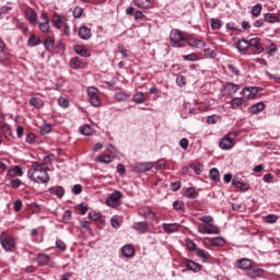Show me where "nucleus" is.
<instances>
[{"mask_svg":"<svg viewBox=\"0 0 280 280\" xmlns=\"http://www.w3.org/2000/svg\"><path fill=\"white\" fill-rule=\"evenodd\" d=\"M203 56H206V58H215V56H218V54H215V50H213L211 48H206L203 50Z\"/></svg>","mask_w":280,"mask_h":280,"instance_id":"obj_56","label":"nucleus"},{"mask_svg":"<svg viewBox=\"0 0 280 280\" xmlns=\"http://www.w3.org/2000/svg\"><path fill=\"white\" fill-rule=\"evenodd\" d=\"M186 43L189 47H195L196 49H202L207 45L202 39L197 38L194 35H189V33L186 37Z\"/></svg>","mask_w":280,"mask_h":280,"instance_id":"obj_9","label":"nucleus"},{"mask_svg":"<svg viewBox=\"0 0 280 280\" xmlns=\"http://www.w3.org/2000/svg\"><path fill=\"white\" fill-rule=\"evenodd\" d=\"M264 272L266 271L261 268L248 269L247 277H250L252 279H257L259 277H264Z\"/></svg>","mask_w":280,"mask_h":280,"instance_id":"obj_30","label":"nucleus"},{"mask_svg":"<svg viewBox=\"0 0 280 280\" xmlns=\"http://www.w3.org/2000/svg\"><path fill=\"white\" fill-rule=\"evenodd\" d=\"M199 220L200 222H203V224H206L207 226L213 224V217L211 215H202Z\"/></svg>","mask_w":280,"mask_h":280,"instance_id":"obj_55","label":"nucleus"},{"mask_svg":"<svg viewBox=\"0 0 280 280\" xmlns=\"http://www.w3.org/2000/svg\"><path fill=\"white\" fill-rule=\"evenodd\" d=\"M10 185L12 189H19L23 185V182L21 179H10Z\"/></svg>","mask_w":280,"mask_h":280,"instance_id":"obj_59","label":"nucleus"},{"mask_svg":"<svg viewBox=\"0 0 280 280\" xmlns=\"http://www.w3.org/2000/svg\"><path fill=\"white\" fill-rule=\"evenodd\" d=\"M208 235H220V228L213 223H210V225H208Z\"/></svg>","mask_w":280,"mask_h":280,"instance_id":"obj_49","label":"nucleus"},{"mask_svg":"<svg viewBox=\"0 0 280 280\" xmlns=\"http://www.w3.org/2000/svg\"><path fill=\"white\" fill-rule=\"evenodd\" d=\"M79 37L82 38V40H89L91 38V28L88 26H81L79 28Z\"/></svg>","mask_w":280,"mask_h":280,"instance_id":"obj_27","label":"nucleus"},{"mask_svg":"<svg viewBox=\"0 0 280 280\" xmlns=\"http://www.w3.org/2000/svg\"><path fill=\"white\" fill-rule=\"evenodd\" d=\"M10 60V51L5 47V42L0 38V62H5Z\"/></svg>","mask_w":280,"mask_h":280,"instance_id":"obj_17","label":"nucleus"},{"mask_svg":"<svg viewBox=\"0 0 280 280\" xmlns=\"http://www.w3.org/2000/svg\"><path fill=\"white\" fill-rule=\"evenodd\" d=\"M248 43H249V49H252V54H254V56L264 54L265 48H264V44L261 43V38L255 37L249 39Z\"/></svg>","mask_w":280,"mask_h":280,"instance_id":"obj_7","label":"nucleus"},{"mask_svg":"<svg viewBox=\"0 0 280 280\" xmlns=\"http://www.w3.org/2000/svg\"><path fill=\"white\" fill-rule=\"evenodd\" d=\"M56 45V42L51 36H47L46 39L44 40V47L47 51H54V47Z\"/></svg>","mask_w":280,"mask_h":280,"instance_id":"obj_36","label":"nucleus"},{"mask_svg":"<svg viewBox=\"0 0 280 280\" xmlns=\"http://www.w3.org/2000/svg\"><path fill=\"white\" fill-rule=\"evenodd\" d=\"M116 102H126L127 100H129L130 94L126 93V92H117L114 95Z\"/></svg>","mask_w":280,"mask_h":280,"instance_id":"obj_43","label":"nucleus"},{"mask_svg":"<svg viewBox=\"0 0 280 280\" xmlns=\"http://www.w3.org/2000/svg\"><path fill=\"white\" fill-rule=\"evenodd\" d=\"M264 20L266 23H280V12L278 13H265Z\"/></svg>","mask_w":280,"mask_h":280,"instance_id":"obj_22","label":"nucleus"},{"mask_svg":"<svg viewBox=\"0 0 280 280\" xmlns=\"http://www.w3.org/2000/svg\"><path fill=\"white\" fill-rule=\"evenodd\" d=\"M203 243L207 246H224L226 244V240L222 236L205 237Z\"/></svg>","mask_w":280,"mask_h":280,"instance_id":"obj_10","label":"nucleus"},{"mask_svg":"<svg viewBox=\"0 0 280 280\" xmlns=\"http://www.w3.org/2000/svg\"><path fill=\"white\" fill-rule=\"evenodd\" d=\"M80 132L84 137H91V135H93V129L91 128V125H84L81 127Z\"/></svg>","mask_w":280,"mask_h":280,"instance_id":"obj_50","label":"nucleus"},{"mask_svg":"<svg viewBox=\"0 0 280 280\" xmlns=\"http://www.w3.org/2000/svg\"><path fill=\"white\" fill-rule=\"evenodd\" d=\"M37 262L38 266H49V264H51V257L47 254H38Z\"/></svg>","mask_w":280,"mask_h":280,"instance_id":"obj_29","label":"nucleus"},{"mask_svg":"<svg viewBox=\"0 0 280 280\" xmlns=\"http://www.w3.org/2000/svg\"><path fill=\"white\" fill-rule=\"evenodd\" d=\"M185 198H190L191 200L198 198L199 194L194 187H189L184 192Z\"/></svg>","mask_w":280,"mask_h":280,"instance_id":"obj_35","label":"nucleus"},{"mask_svg":"<svg viewBox=\"0 0 280 280\" xmlns=\"http://www.w3.org/2000/svg\"><path fill=\"white\" fill-rule=\"evenodd\" d=\"M259 93L258 86L244 88L242 91L243 97L246 100H255Z\"/></svg>","mask_w":280,"mask_h":280,"instance_id":"obj_11","label":"nucleus"},{"mask_svg":"<svg viewBox=\"0 0 280 280\" xmlns=\"http://www.w3.org/2000/svg\"><path fill=\"white\" fill-rule=\"evenodd\" d=\"M10 10H12V8L8 7V5H3L0 8V19H3V16L5 14H8V12H10Z\"/></svg>","mask_w":280,"mask_h":280,"instance_id":"obj_63","label":"nucleus"},{"mask_svg":"<svg viewBox=\"0 0 280 280\" xmlns=\"http://www.w3.org/2000/svg\"><path fill=\"white\" fill-rule=\"evenodd\" d=\"M184 266L190 272H200L202 270V265L187 258L184 259Z\"/></svg>","mask_w":280,"mask_h":280,"instance_id":"obj_12","label":"nucleus"},{"mask_svg":"<svg viewBox=\"0 0 280 280\" xmlns=\"http://www.w3.org/2000/svg\"><path fill=\"white\" fill-rule=\"evenodd\" d=\"M40 19L42 21L44 22H39L38 25H39V31L43 33V34H47V32H49V15L45 12H42L40 14Z\"/></svg>","mask_w":280,"mask_h":280,"instance_id":"obj_14","label":"nucleus"},{"mask_svg":"<svg viewBox=\"0 0 280 280\" xmlns=\"http://www.w3.org/2000/svg\"><path fill=\"white\" fill-rule=\"evenodd\" d=\"M48 191L51 196H57V198H62V196H65V188L62 186H52Z\"/></svg>","mask_w":280,"mask_h":280,"instance_id":"obj_28","label":"nucleus"},{"mask_svg":"<svg viewBox=\"0 0 280 280\" xmlns=\"http://www.w3.org/2000/svg\"><path fill=\"white\" fill-rule=\"evenodd\" d=\"M58 104L59 106H61V108H69V101L67 100V97H60L58 100Z\"/></svg>","mask_w":280,"mask_h":280,"instance_id":"obj_60","label":"nucleus"},{"mask_svg":"<svg viewBox=\"0 0 280 280\" xmlns=\"http://www.w3.org/2000/svg\"><path fill=\"white\" fill-rule=\"evenodd\" d=\"M132 101L136 104H143V102H145V95L142 92H137L133 97Z\"/></svg>","mask_w":280,"mask_h":280,"instance_id":"obj_47","label":"nucleus"},{"mask_svg":"<svg viewBox=\"0 0 280 280\" xmlns=\"http://www.w3.org/2000/svg\"><path fill=\"white\" fill-rule=\"evenodd\" d=\"M224 91H226L228 95H235L240 91V85L228 82L224 84Z\"/></svg>","mask_w":280,"mask_h":280,"instance_id":"obj_25","label":"nucleus"},{"mask_svg":"<svg viewBox=\"0 0 280 280\" xmlns=\"http://www.w3.org/2000/svg\"><path fill=\"white\" fill-rule=\"evenodd\" d=\"M73 50L78 56H82V58H91V50L82 45H74Z\"/></svg>","mask_w":280,"mask_h":280,"instance_id":"obj_20","label":"nucleus"},{"mask_svg":"<svg viewBox=\"0 0 280 280\" xmlns=\"http://www.w3.org/2000/svg\"><path fill=\"white\" fill-rule=\"evenodd\" d=\"M31 178L34 180V183L47 184L49 180V174L43 168H35Z\"/></svg>","mask_w":280,"mask_h":280,"instance_id":"obj_6","label":"nucleus"},{"mask_svg":"<svg viewBox=\"0 0 280 280\" xmlns=\"http://www.w3.org/2000/svg\"><path fill=\"white\" fill-rule=\"evenodd\" d=\"M232 185L237 187V189H241V191H248L250 189V186L247 183L240 180L237 177L232 179Z\"/></svg>","mask_w":280,"mask_h":280,"instance_id":"obj_21","label":"nucleus"},{"mask_svg":"<svg viewBox=\"0 0 280 280\" xmlns=\"http://www.w3.org/2000/svg\"><path fill=\"white\" fill-rule=\"evenodd\" d=\"M210 23H211V28L212 30H220V27H222V21L221 20L212 19L210 21Z\"/></svg>","mask_w":280,"mask_h":280,"instance_id":"obj_58","label":"nucleus"},{"mask_svg":"<svg viewBox=\"0 0 280 280\" xmlns=\"http://www.w3.org/2000/svg\"><path fill=\"white\" fill-rule=\"evenodd\" d=\"M89 218L93 222H104V217H102V212L91 211L89 212Z\"/></svg>","mask_w":280,"mask_h":280,"instance_id":"obj_37","label":"nucleus"},{"mask_svg":"<svg viewBox=\"0 0 280 280\" xmlns=\"http://www.w3.org/2000/svg\"><path fill=\"white\" fill-rule=\"evenodd\" d=\"M30 104L31 106H35V108H43L45 106V102L38 97H31Z\"/></svg>","mask_w":280,"mask_h":280,"instance_id":"obj_42","label":"nucleus"},{"mask_svg":"<svg viewBox=\"0 0 280 280\" xmlns=\"http://www.w3.org/2000/svg\"><path fill=\"white\" fill-rule=\"evenodd\" d=\"M7 176H10V178H13V176H23V170L21 166L16 165L13 167V170H9Z\"/></svg>","mask_w":280,"mask_h":280,"instance_id":"obj_38","label":"nucleus"},{"mask_svg":"<svg viewBox=\"0 0 280 280\" xmlns=\"http://www.w3.org/2000/svg\"><path fill=\"white\" fill-rule=\"evenodd\" d=\"M121 198H124V195L121 194V191L115 190L106 199L107 207H112L113 209H116V207H119L121 205Z\"/></svg>","mask_w":280,"mask_h":280,"instance_id":"obj_5","label":"nucleus"},{"mask_svg":"<svg viewBox=\"0 0 280 280\" xmlns=\"http://www.w3.org/2000/svg\"><path fill=\"white\" fill-rule=\"evenodd\" d=\"M121 254L127 258L135 257V247L132 245H125L121 248Z\"/></svg>","mask_w":280,"mask_h":280,"instance_id":"obj_32","label":"nucleus"},{"mask_svg":"<svg viewBox=\"0 0 280 280\" xmlns=\"http://www.w3.org/2000/svg\"><path fill=\"white\" fill-rule=\"evenodd\" d=\"M235 266L240 270H250V268H253V260L248 258H241L235 261Z\"/></svg>","mask_w":280,"mask_h":280,"instance_id":"obj_15","label":"nucleus"},{"mask_svg":"<svg viewBox=\"0 0 280 280\" xmlns=\"http://www.w3.org/2000/svg\"><path fill=\"white\" fill-rule=\"evenodd\" d=\"M244 102H246V98L243 97H234L231 101V107L233 108V110H237V108H240V106H242V104H244Z\"/></svg>","mask_w":280,"mask_h":280,"instance_id":"obj_34","label":"nucleus"},{"mask_svg":"<svg viewBox=\"0 0 280 280\" xmlns=\"http://www.w3.org/2000/svg\"><path fill=\"white\" fill-rule=\"evenodd\" d=\"M154 167V163L152 162H138L133 166V172L136 174H145V172H150Z\"/></svg>","mask_w":280,"mask_h":280,"instance_id":"obj_8","label":"nucleus"},{"mask_svg":"<svg viewBox=\"0 0 280 280\" xmlns=\"http://www.w3.org/2000/svg\"><path fill=\"white\" fill-rule=\"evenodd\" d=\"M176 84L179 85L180 88L186 86L187 85V78L178 74L176 78Z\"/></svg>","mask_w":280,"mask_h":280,"instance_id":"obj_53","label":"nucleus"},{"mask_svg":"<svg viewBox=\"0 0 280 280\" xmlns=\"http://www.w3.org/2000/svg\"><path fill=\"white\" fill-rule=\"evenodd\" d=\"M112 226L113 229H119V226H121V221H119L118 217L112 218Z\"/></svg>","mask_w":280,"mask_h":280,"instance_id":"obj_61","label":"nucleus"},{"mask_svg":"<svg viewBox=\"0 0 280 280\" xmlns=\"http://www.w3.org/2000/svg\"><path fill=\"white\" fill-rule=\"evenodd\" d=\"M187 35L186 32H180L179 30H172L170 34L171 45L172 47H185L187 45Z\"/></svg>","mask_w":280,"mask_h":280,"instance_id":"obj_1","label":"nucleus"},{"mask_svg":"<svg viewBox=\"0 0 280 280\" xmlns=\"http://www.w3.org/2000/svg\"><path fill=\"white\" fill-rule=\"evenodd\" d=\"M43 40L40 37L36 36V34H31L27 39V46L28 47H38V45H42Z\"/></svg>","mask_w":280,"mask_h":280,"instance_id":"obj_26","label":"nucleus"},{"mask_svg":"<svg viewBox=\"0 0 280 280\" xmlns=\"http://www.w3.org/2000/svg\"><path fill=\"white\" fill-rule=\"evenodd\" d=\"M183 60H186L187 62H198V60H200V57H198V54L191 52L189 55H184Z\"/></svg>","mask_w":280,"mask_h":280,"instance_id":"obj_44","label":"nucleus"},{"mask_svg":"<svg viewBox=\"0 0 280 280\" xmlns=\"http://www.w3.org/2000/svg\"><path fill=\"white\" fill-rule=\"evenodd\" d=\"M173 209H175V211H184L185 209V202L180 201V200H176L173 202Z\"/></svg>","mask_w":280,"mask_h":280,"instance_id":"obj_52","label":"nucleus"},{"mask_svg":"<svg viewBox=\"0 0 280 280\" xmlns=\"http://www.w3.org/2000/svg\"><path fill=\"white\" fill-rule=\"evenodd\" d=\"M240 137V131H231L226 133L220 141L219 148L221 150H233L235 148V139Z\"/></svg>","mask_w":280,"mask_h":280,"instance_id":"obj_2","label":"nucleus"},{"mask_svg":"<svg viewBox=\"0 0 280 280\" xmlns=\"http://www.w3.org/2000/svg\"><path fill=\"white\" fill-rule=\"evenodd\" d=\"M236 49H238L240 54H246V50L249 49V43L246 39H241L236 43Z\"/></svg>","mask_w":280,"mask_h":280,"instance_id":"obj_31","label":"nucleus"},{"mask_svg":"<svg viewBox=\"0 0 280 280\" xmlns=\"http://www.w3.org/2000/svg\"><path fill=\"white\" fill-rule=\"evenodd\" d=\"M39 142L40 140H38V136H36L35 133L31 132L26 136V143H31V145H34Z\"/></svg>","mask_w":280,"mask_h":280,"instance_id":"obj_46","label":"nucleus"},{"mask_svg":"<svg viewBox=\"0 0 280 280\" xmlns=\"http://www.w3.org/2000/svg\"><path fill=\"white\" fill-rule=\"evenodd\" d=\"M84 12V10L80 7H75L73 10V16L75 19H80L82 16V13Z\"/></svg>","mask_w":280,"mask_h":280,"instance_id":"obj_62","label":"nucleus"},{"mask_svg":"<svg viewBox=\"0 0 280 280\" xmlns=\"http://www.w3.org/2000/svg\"><path fill=\"white\" fill-rule=\"evenodd\" d=\"M113 161H115V156L110 154H101L95 159L96 163H104L105 165L113 163Z\"/></svg>","mask_w":280,"mask_h":280,"instance_id":"obj_23","label":"nucleus"},{"mask_svg":"<svg viewBox=\"0 0 280 280\" xmlns=\"http://www.w3.org/2000/svg\"><path fill=\"white\" fill-rule=\"evenodd\" d=\"M209 176L213 180V183H220V171H218V168H211L209 172Z\"/></svg>","mask_w":280,"mask_h":280,"instance_id":"obj_45","label":"nucleus"},{"mask_svg":"<svg viewBox=\"0 0 280 280\" xmlns=\"http://www.w3.org/2000/svg\"><path fill=\"white\" fill-rule=\"evenodd\" d=\"M162 229L164 233H178L180 231V223H163Z\"/></svg>","mask_w":280,"mask_h":280,"instance_id":"obj_18","label":"nucleus"},{"mask_svg":"<svg viewBox=\"0 0 280 280\" xmlns=\"http://www.w3.org/2000/svg\"><path fill=\"white\" fill-rule=\"evenodd\" d=\"M195 253H196V256L199 257V259H201L203 264L207 262L208 257H210L209 252L205 249L197 248Z\"/></svg>","mask_w":280,"mask_h":280,"instance_id":"obj_39","label":"nucleus"},{"mask_svg":"<svg viewBox=\"0 0 280 280\" xmlns=\"http://www.w3.org/2000/svg\"><path fill=\"white\" fill-rule=\"evenodd\" d=\"M66 19L60 16L58 13H54L52 15V25L56 30H62V26L66 25Z\"/></svg>","mask_w":280,"mask_h":280,"instance_id":"obj_19","label":"nucleus"},{"mask_svg":"<svg viewBox=\"0 0 280 280\" xmlns=\"http://www.w3.org/2000/svg\"><path fill=\"white\" fill-rule=\"evenodd\" d=\"M89 102L91 106H94V108H98V106H102V100H100V90L95 86H90L86 90Z\"/></svg>","mask_w":280,"mask_h":280,"instance_id":"obj_3","label":"nucleus"},{"mask_svg":"<svg viewBox=\"0 0 280 280\" xmlns=\"http://www.w3.org/2000/svg\"><path fill=\"white\" fill-rule=\"evenodd\" d=\"M155 170H165V160H159L154 166Z\"/></svg>","mask_w":280,"mask_h":280,"instance_id":"obj_64","label":"nucleus"},{"mask_svg":"<svg viewBox=\"0 0 280 280\" xmlns=\"http://www.w3.org/2000/svg\"><path fill=\"white\" fill-rule=\"evenodd\" d=\"M261 10H262L261 3H257L256 5L252 7V10H250L252 16H254L255 19H257L258 16H261Z\"/></svg>","mask_w":280,"mask_h":280,"instance_id":"obj_41","label":"nucleus"},{"mask_svg":"<svg viewBox=\"0 0 280 280\" xmlns=\"http://www.w3.org/2000/svg\"><path fill=\"white\" fill-rule=\"evenodd\" d=\"M186 248L190 252V253H196V250L198 249L196 243L191 240V238H186Z\"/></svg>","mask_w":280,"mask_h":280,"instance_id":"obj_48","label":"nucleus"},{"mask_svg":"<svg viewBox=\"0 0 280 280\" xmlns=\"http://www.w3.org/2000/svg\"><path fill=\"white\" fill-rule=\"evenodd\" d=\"M133 231H137L140 235H145L148 233L150 225L148 222H136L132 224Z\"/></svg>","mask_w":280,"mask_h":280,"instance_id":"obj_16","label":"nucleus"},{"mask_svg":"<svg viewBox=\"0 0 280 280\" xmlns=\"http://www.w3.org/2000/svg\"><path fill=\"white\" fill-rule=\"evenodd\" d=\"M1 132L3 137H5V139H8L9 137H12V129H10V126L8 125H3L1 127Z\"/></svg>","mask_w":280,"mask_h":280,"instance_id":"obj_51","label":"nucleus"},{"mask_svg":"<svg viewBox=\"0 0 280 280\" xmlns=\"http://www.w3.org/2000/svg\"><path fill=\"white\" fill-rule=\"evenodd\" d=\"M133 5L140 8V10H150L152 2L150 0H133Z\"/></svg>","mask_w":280,"mask_h":280,"instance_id":"obj_24","label":"nucleus"},{"mask_svg":"<svg viewBox=\"0 0 280 280\" xmlns=\"http://www.w3.org/2000/svg\"><path fill=\"white\" fill-rule=\"evenodd\" d=\"M277 44L276 43H271L269 46H267V54L268 56H275V54H277Z\"/></svg>","mask_w":280,"mask_h":280,"instance_id":"obj_54","label":"nucleus"},{"mask_svg":"<svg viewBox=\"0 0 280 280\" xmlns=\"http://www.w3.org/2000/svg\"><path fill=\"white\" fill-rule=\"evenodd\" d=\"M0 244L2 248H4L7 252H10L16 246V241L14 237L10 236L8 232H1L0 234Z\"/></svg>","mask_w":280,"mask_h":280,"instance_id":"obj_4","label":"nucleus"},{"mask_svg":"<svg viewBox=\"0 0 280 280\" xmlns=\"http://www.w3.org/2000/svg\"><path fill=\"white\" fill-rule=\"evenodd\" d=\"M49 132H51V125L45 124L40 127V135L45 136L49 135Z\"/></svg>","mask_w":280,"mask_h":280,"instance_id":"obj_57","label":"nucleus"},{"mask_svg":"<svg viewBox=\"0 0 280 280\" xmlns=\"http://www.w3.org/2000/svg\"><path fill=\"white\" fill-rule=\"evenodd\" d=\"M70 67L71 69H82V67H84V63H82V61L80 60V57H73L70 60Z\"/></svg>","mask_w":280,"mask_h":280,"instance_id":"obj_40","label":"nucleus"},{"mask_svg":"<svg viewBox=\"0 0 280 280\" xmlns=\"http://www.w3.org/2000/svg\"><path fill=\"white\" fill-rule=\"evenodd\" d=\"M24 14L25 19L28 21V23H31V25L38 23V13H36V10L27 8L25 9Z\"/></svg>","mask_w":280,"mask_h":280,"instance_id":"obj_13","label":"nucleus"},{"mask_svg":"<svg viewBox=\"0 0 280 280\" xmlns=\"http://www.w3.org/2000/svg\"><path fill=\"white\" fill-rule=\"evenodd\" d=\"M264 108H266V104H264V102H259L250 106V113L253 115H259Z\"/></svg>","mask_w":280,"mask_h":280,"instance_id":"obj_33","label":"nucleus"}]
</instances>
